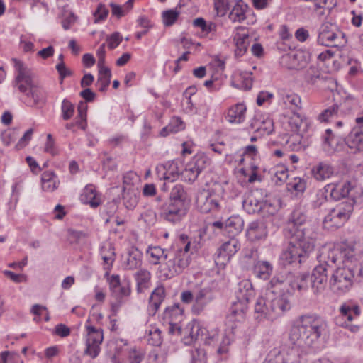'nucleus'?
I'll list each match as a JSON object with an SVG mask.
<instances>
[{
	"label": "nucleus",
	"mask_w": 363,
	"mask_h": 363,
	"mask_svg": "<svg viewBox=\"0 0 363 363\" xmlns=\"http://www.w3.org/2000/svg\"><path fill=\"white\" fill-rule=\"evenodd\" d=\"M301 320V325H294L290 330L289 339L292 346L272 349L263 363H301L302 343L308 347H317L318 340L326 333V321L317 315H302Z\"/></svg>",
	"instance_id": "1"
},
{
	"label": "nucleus",
	"mask_w": 363,
	"mask_h": 363,
	"mask_svg": "<svg viewBox=\"0 0 363 363\" xmlns=\"http://www.w3.org/2000/svg\"><path fill=\"white\" fill-rule=\"evenodd\" d=\"M307 218L306 211L301 206L296 207L288 217L284 230L292 240L280 255V262L284 267H301L314 251L315 239L311 230L304 226Z\"/></svg>",
	"instance_id": "2"
},
{
	"label": "nucleus",
	"mask_w": 363,
	"mask_h": 363,
	"mask_svg": "<svg viewBox=\"0 0 363 363\" xmlns=\"http://www.w3.org/2000/svg\"><path fill=\"white\" fill-rule=\"evenodd\" d=\"M191 207V198L186 189L180 184L170 190L168 200L157 207L162 219L171 224L179 223L187 215Z\"/></svg>",
	"instance_id": "3"
},
{
	"label": "nucleus",
	"mask_w": 363,
	"mask_h": 363,
	"mask_svg": "<svg viewBox=\"0 0 363 363\" xmlns=\"http://www.w3.org/2000/svg\"><path fill=\"white\" fill-rule=\"evenodd\" d=\"M17 74L14 84L19 91L24 94V103L30 107L43 105L45 103V92L43 87L36 80L33 71L22 62L15 60Z\"/></svg>",
	"instance_id": "4"
},
{
	"label": "nucleus",
	"mask_w": 363,
	"mask_h": 363,
	"mask_svg": "<svg viewBox=\"0 0 363 363\" xmlns=\"http://www.w3.org/2000/svg\"><path fill=\"white\" fill-rule=\"evenodd\" d=\"M283 277L274 276L267 285V294L271 301L272 320L282 315L291 308V294Z\"/></svg>",
	"instance_id": "5"
},
{
	"label": "nucleus",
	"mask_w": 363,
	"mask_h": 363,
	"mask_svg": "<svg viewBox=\"0 0 363 363\" xmlns=\"http://www.w3.org/2000/svg\"><path fill=\"white\" fill-rule=\"evenodd\" d=\"M285 281L287 286H289L292 290L306 291L311 286L315 294H320L325 290L328 282L325 264L316 266L311 274L306 272L298 273L289 280Z\"/></svg>",
	"instance_id": "6"
},
{
	"label": "nucleus",
	"mask_w": 363,
	"mask_h": 363,
	"mask_svg": "<svg viewBox=\"0 0 363 363\" xmlns=\"http://www.w3.org/2000/svg\"><path fill=\"white\" fill-rule=\"evenodd\" d=\"M360 277V267L345 264L333 272L329 281L330 287L337 294H345L352 289L354 281L362 282Z\"/></svg>",
	"instance_id": "7"
},
{
	"label": "nucleus",
	"mask_w": 363,
	"mask_h": 363,
	"mask_svg": "<svg viewBox=\"0 0 363 363\" xmlns=\"http://www.w3.org/2000/svg\"><path fill=\"white\" fill-rule=\"evenodd\" d=\"M355 201L352 198H347L345 201L337 204L325 217L323 224L328 228L342 227L350 218Z\"/></svg>",
	"instance_id": "8"
},
{
	"label": "nucleus",
	"mask_w": 363,
	"mask_h": 363,
	"mask_svg": "<svg viewBox=\"0 0 363 363\" xmlns=\"http://www.w3.org/2000/svg\"><path fill=\"white\" fill-rule=\"evenodd\" d=\"M191 262V258L189 254L176 250L173 258H170L165 264L160 267V272L163 273L165 279H170L182 273Z\"/></svg>",
	"instance_id": "9"
},
{
	"label": "nucleus",
	"mask_w": 363,
	"mask_h": 363,
	"mask_svg": "<svg viewBox=\"0 0 363 363\" xmlns=\"http://www.w3.org/2000/svg\"><path fill=\"white\" fill-rule=\"evenodd\" d=\"M355 122L354 127L347 128L345 132H338L337 134L350 149L363 151V117L356 118Z\"/></svg>",
	"instance_id": "10"
},
{
	"label": "nucleus",
	"mask_w": 363,
	"mask_h": 363,
	"mask_svg": "<svg viewBox=\"0 0 363 363\" xmlns=\"http://www.w3.org/2000/svg\"><path fill=\"white\" fill-rule=\"evenodd\" d=\"M339 35L345 38V34L339 31L336 24L324 22L318 30V43L326 47H337L340 43L337 41Z\"/></svg>",
	"instance_id": "11"
},
{
	"label": "nucleus",
	"mask_w": 363,
	"mask_h": 363,
	"mask_svg": "<svg viewBox=\"0 0 363 363\" xmlns=\"http://www.w3.org/2000/svg\"><path fill=\"white\" fill-rule=\"evenodd\" d=\"M240 248V244L237 239L230 238L228 241L225 242L215 254L216 264H225Z\"/></svg>",
	"instance_id": "12"
},
{
	"label": "nucleus",
	"mask_w": 363,
	"mask_h": 363,
	"mask_svg": "<svg viewBox=\"0 0 363 363\" xmlns=\"http://www.w3.org/2000/svg\"><path fill=\"white\" fill-rule=\"evenodd\" d=\"M196 204L202 213L218 211L220 205L216 195L211 194L208 191L203 190L197 194Z\"/></svg>",
	"instance_id": "13"
},
{
	"label": "nucleus",
	"mask_w": 363,
	"mask_h": 363,
	"mask_svg": "<svg viewBox=\"0 0 363 363\" xmlns=\"http://www.w3.org/2000/svg\"><path fill=\"white\" fill-rule=\"evenodd\" d=\"M281 63L289 69H302L308 63V57L303 52L287 53L281 57Z\"/></svg>",
	"instance_id": "14"
},
{
	"label": "nucleus",
	"mask_w": 363,
	"mask_h": 363,
	"mask_svg": "<svg viewBox=\"0 0 363 363\" xmlns=\"http://www.w3.org/2000/svg\"><path fill=\"white\" fill-rule=\"evenodd\" d=\"M267 234V226L262 220L252 221L246 229V237L250 242L265 240Z\"/></svg>",
	"instance_id": "15"
},
{
	"label": "nucleus",
	"mask_w": 363,
	"mask_h": 363,
	"mask_svg": "<svg viewBox=\"0 0 363 363\" xmlns=\"http://www.w3.org/2000/svg\"><path fill=\"white\" fill-rule=\"evenodd\" d=\"M157 176L160 179L173 182L181 174L177 162L172 160L168 161L164 164L159 165L156 167Z\"/></svg>",
	"instance_id": "16"
},
{
	"label": "nucleus",
	"mask_w": 363,
	"mask_h": 363,
	"mask_svg": "<svg viewBox=\"0 0 363 363\" xmlns=\"http://www.w3.org/2000/svg\"><path fill=\"white\" fill-rule=\"evenodd\" d=\"M271 301L269 295L265 292L264 296H259L255 304V317L257 320L263 319L272 320Z\"/></svg>",
	"instance_id": "17"
},
{
	"label": "nucleus",
	"mask_w": 363,
	"mask_h": 363,
	"mask_svg": "<svg viewBox=\"0 0 363 363\" xmlns=\"http://www.w3.org/2000/svg\"><path fill=\"white\" fill-rule=\"evenodd\" d=\"M213 299V295L210 288L199 289L194 296L193 311L196 313H201Z\"/></svg>",
	"instance_id": "18"
},
{
	"label": "nucleus",
	"mask_w": 363,
	"mask_h": 363,
	"mask_svg": "<svg viewBox=\"0 0 363 363\" xmlns=\"http://www.w3.org/2000/svg\"><path fill=\"white\" fill-rule=\"evenodd\" d=\"M351 189L352 186L350 182H347L342 185L333 183L326 185V191H329L330 198L334 201L347 197Z\"/></svg>",
	"instance_id": "19"
},
{
	"label": "nucleus",
	"mask_w": 363,
	"mask_h": 363,
	"mask_svg": "<svg viewBox=\"0 0 363 363\" xmlns=\"http://www.w3.org/2000/svg\"><path fill=\"white\" fill-rule=\"evenodd\" d=\"M235 295L239 301L249 303L254 298L255 291L250 279H243L238 283Z\"/></svg>",
	"instance_id": "20"
},
{
	"label": "nucleus",
	"mask_w": 363,
	"mask_h": 363,
	"mask_svg": "<svg viewBox=\"0 0 363 363\" xmlns=\"http://www.w3.org/2000/svg\"><path fill=\"white\" fill-rule=\"evenodd\" d=\"M244 220L240 216H232L225 220V234L235 238L243 229Z\"/></svg>",
	"instance_id": "21"
},
{
	"label": "nucleus",
	"mask_w": 363,
	"mask_h": 363,
	"mask_svg": "<svg viewBox=\"0 0 363 363\" xmlns=\"http://www.w3.org/2000/svg\"><path fill=\"white\" fill-rule=\"evenodd\" d=\"M340 312L343 318L351 322L360 315L361 310L357 303L347 301L341 305Z\"/></svg>",
	"instance_id": "22"
},
{
	"label": "nucleus",
	"mask_w": 363,
	"mask_h": 363,
	"mask_svg": "<svg viewBox=\"0 0 363 363\" xmlns=\"http://www.w3.org/2000/svg\"><path fill=\"white\" fill-rule=\"evenodd\" d=\"M337 249L342 262L352 263L358 259L354 243L343 242Z\"/></svg>",
	"instance_id": "23"
},
{
	"label": "nucleus",
	"mask_w": 363,
	"mask_h": 363,
	"mask_svg": "<svg viewBox=\"0 0 363 363\" xmlns=\"http://www.w3.org/2000/svg\"><path fill=\"white\" fill-rule=\"evenodd\" d=\"M87 104L84 101H80L77 106V116L76 117L75 123H67L65 128L68 130L72 129L75 125H78L79 128L85 130L87 127L86 113H87Z\"/></svg>",
	"instance_id": "24"
},
{
	"label": "nucleus",
	"mask_w": 363,
	"mask_h": 363,
	"mask_svg": "<svg viewBox=\"0 0 363 363\" xmlns=\"http://www.w3.org/2000/svg\"><path fill=\"white\" fill-rule=\"evenodd\" d=\"M80 200L83 203L89 204L93 208H97L101 203L96 189L92 185L86 186L80 195Z\"/></svg>",
	"instance_id": "25"
},
{
	"label": "nucleus",
	"mask_w": 363,
	"mask_h": 363,
	"mask_svg": "<svg viewBox=\"0 0 363 363\" xmlns=\"http://www.w3.org/2000/svg\"><path fill=\"white\" fill-rule=\"evenodd\" d=\"M246 109L243 104H237L228 109L225 118L230 123H241L245 120Z\"/></svg>",
	"instance_id": "26"
},
{
	"label": "nucleus",
	"mask_w": 363,
	"mask_h": 363,
	"mask_svg": "<svg viewBox=\"0 0 363 363\" xmlns=\"http://www.w3.org/2000/svg\"><path fill=\"white\" fill-rule=\"evenodd\" d=\"M165 298V289L163 286L157 287L149 298V311L155 315Z\"/></svg>",
	"instance_id": "27"
},
{
	"label": "nucleus",
	"mask_w": 363,
	"mask_h": 363,
	"mask_svg": "<svg viewBox=\"0 0 363 363\" xmlns=\"http://www.w3.org/2000/svg\"><path fill=\"white\" fill-rule=\"evenodd\" d=\"M312 174L318 181L329 179L334 174V168L326 162H320L312 169Z\"/></svg>",
	"instance_id": "28"
},
{
	"label": "nucleus",
	"mask_w": 363,
	"mask_h": 363,
	"mask_svg": "<svg viewBox=\"0 0 363 363\" xmlns=\"http://www.w3.org/2000/svg\"><path fill=\"white\" fill-rule=\"evenodd\" d=\"M273 272V266L268 261L258 260L253 264V273L259 279H268Z\"/></svg>",
	"instance_id": "29"
},
{
	"label": "nucleus",
	"mask_w": 363,
	"mask_h": 363,
	"mask_svg": "<svg viewBox=\"0 0 363 363\" xmlns=\"http://www.w3.org/2000/svg\"><path fill=\"white\" fill-rule=\"evenodd\" d=\"M140 199V191L137 188L130 187L123 189V201L126 208L133 209Z\"/></svg>",
	"instance_id": "30"
},
{
	"label": "nucleus",
	"mask_w": 363,
	"mask_h": 363,
	"mask_svg": "<svg viewBox=\"0 0 363 363\" xmlns=\"http://www.w3.org/2000/svg\"><path fill=\"white\" fill-rule=\"evenodd\" d=\"M164 319L169 322L182 323L184 319V310L180 308L179 303H174L167 307L164 311Z\"/></svg>",
	"instance_id": "31"
},
{
	"label": "nucleus",
	"mask_w": 363,
	"mask_h": 363,
	"mask_svg": "<svg viewBox=\"0 0 363 363\" xmlns=\"http://www.w3.org/2000/svg\"><path fill=\"white\" fill-rule=\"evenodd\" d=\"M143 253L137 247H132L128 251L126 261V269L133 270L142 265Z\"/></svg>",
	"instance_id": "32"
},
{
	"label": "nucleus",
	"mask_w": 363,
	"mask_h": 363,
	"mask_svg": "<svg viewBox=\"0 0 363 363\" xmlns=\"http://www.w3.org/2000/svg\"><path fill=\"white\" fill-rule=\"evenodd\" d=\"M235 41L236 49L235 55L236 57H242L245 54L250 45L248 33H236L233 38Z\"/></svg>",
	"instance_id": "33"
},
{
	"label": "nucleus",
	"mask_w": 363,
	"mask_h": 363,
	"mask_svg": "<svg viewBox=\"0 0 363 363\" xmlns=\"http://www.w3.org/2000/svg\"><path fill=\"white\" fill-rule=\"evenodd\" d=\"M247 9L248 6L240 0L235 4L228 17L233 22H242L246 18L245 13Z\"/></svg>",
	"instance_id": "34"
},
{
	"label": "nucleus",
	"mask_w": 363,
	"mask_h": 363,
	"mask_svg": "<svg viewBox=\"0 0 363 363\" xmlns=\"http://www.w3.org/2000/svg\"><path fill=\"white\" fill-rule=\"evenodd\" d=\"M57 175L52 171H45L42 174V189L45 191H53L57 188Z\"/></svg>",
	"instance_id": "35"
},
{
	"label": "nucleus",
	"mask_w": 363,
	"mask_h": 363,
	"mask_svg": "<svg viewBox=\"0 0 363 363\" xmlns=\"http://www.w3.org/2000/svg\"><path fill=\"white\" fill-rule=\"evenodd\" d=\"M146 252L150 256V262L152 264H157L161 259H167L169 257V254L167 252V250L161 248L160 246H150L147 249Z\"/></svg>",
	"instance_id": "36"
},
{
	"label": "nucleus",
	"mask_w": 363,
	"mask_h": 363,
	"mask_svg": "<svg viewBox=\"0 0 363 363\" xmlns=\"http://www.w3.org/2000/svg\"><path fill=\"white\" fill-rule=\"evenodd\" d=\"M135 277L137 282V292L142 293L144 289L148 288L151 274L149 271L142 269L135 273Z\"/></svg>",
	"instance_id": "37"
},
{
	"label": "nucleus",
	"mask_w": 363,
	"mask_h": 363,
	"mask_svg": "<svg viewBox=\"0 0 363 363\" xmlns=\"http://www.w3.org/2000/svg\"><path fill=\"white\" fill-rule=\"evenodd\" d=\"M186 330H189V335L191 340H199V338L202 341V338H204L208 335V330L201 326L197 321H192L189 323L186 326Z\"/></svg>",
	"instance_id": "38"
},
{
	"label": "nucleus",
	"mask_w": 363,
	"mask_h": 363,
	"mask_svg": "<svg viewBox=\"0 0 363 363\" xmlns=\"http://www.w3.org/2000/svg\"><path fill=\"white\" fill-rule=\"evenodd\" d=\"M87 337L86 342L100 345L104 339L103 330L96 329L92 325H86Z\"/></svg>",
	"instance_id": "39"
},
{
	"label": "nucleus",
	"mask_w": 363,
	"mask_h": 363,
	"mask_svg": "<svg viewBox=\"0 0 363 363\" xmlns=\"http://www.w3.org/2000/svg\"><path fill=\"white\" fill-rule=\"evenodd\" d=\"M262 200H259L254 196H249L243 201V208L248 213L260 214L262 209Z\"/></svg>",
	"instance_id": "40"
},
{
	"label": "nucleus",
	"mask_w": 363,
	"mask_h": 363,
	"mask_svg": "<svg viewBox=\"0 0 363 363\" xmlns=\"http://www.w3.org/2000/svg\"><path fill=\"white\" fill-rule=\"evenodd\" d=\"M320 259V264H325L326 272L328 271L327 267L330 266V263L335 264L337 262L340 263L342 262L337 248L328 251L326 255L324 254L321 255ZM326 274L328 275L327 273Z\"/></svg>",
	"instance_id": "41"
},
{
	"label": "nucleus",
	"mask_w": 363,
	"mask_h": 363,
	"mask_svg": "<svg viewBox=\"0 0 363 363\" xmlns=\"http://www.w3.org/2000/svg\"><path fill=\"white\" fill-rule=\"evenodd\" d=\"M358 108V101L352 96H347L343 101L338 105V111L343 114H349Z\"/></svg>",
	"instance_id": "42"
},
{
	"label": "nucleus",
	"mask_w": 363,
	"mask_h": 363,
	"mask_svg": "<svg viewBox=\"0 0 363 363\" xmlns=\"http://www.w3.org/2000/svg\"><path fill=\"white\" fill-rule=\"evenodd\" d=\"M262 209L260 211V216L262 217H268L274 215L278 211V206L275 203V201L271 199L262 200Z\"/></svg>",
	"instance_id": "43"
},
{
	"label": "nucleus",
	"mask_w": 363,
	"mask_h": 363,
	"mask_svg": "<svg viewBox=\"0 0 363 363\" xmlns=\"http://www.w3.org/2000/svg\"><path fill=\"white\" fill-rule=\"evenodd\" d=\"M183 129H184V125L182 118L179 117H174L172 118L171 123L169 125L162 128L160 134L162 136H166L167 135V131L178 132Z\"/></svg>",
	"instance_id": "44"
},
{
	"label": "nucleus",
	"mask_w": 363,
	"mask_h": 363,
	"mask_svg": "<svg viewBox=\"0 0 363 363\" xmlns=\"http://www.w3.org/2000/svg\"><path fill=\"white\" fill-rule=\"evenodd\" d=\"M286 186L289 191H295L297 194H303L306 189V182L303 179L296 177L293 181L287 183Z\"/></svg>",
	"instance_id": "45"
},
{
	"label": "nucleus",
	"mask_w": 363,
	"mask_h": 363,
	"mask_svg": "<svg viewBox=\"0 0 363 363\" xmlns=\"http://www.w3.org/2000/svg\"><path fill=\"white\" fill-rule=\"evenodd\" d=\"M130 285L129 282H127L126 284H123V285L117 288L116 290L113 291L111 292V295L116 300L125 301L124 298L128 297L130 295Z\"/></svg>",
	"instance_id": "46"
},
{
	"label": "nucleus",
	"mask_w": 363,
	"mask_h": 363,
	"mask_svg": "<svg viewBox=\"0 0 363 363\" xmlns=\"http://www.w3.org/2000/svg\"><path fill=\"white\" fill-rule=\"evenodd\" d=\"M208 162V158L203 155H197L194 157L193 160L189 162L192 164L193 169L199 175L206 168Z\"/></svg>",
	"instance_id": "47"
},
{
	"label": "nucleus",
	"mask_w": 363,
	"mask_h": 363,
	"mask_svg": "<svg viewBox=\"0 0 363 363\" xmlns=\"http://www.w3.org/2000/svg\"><path fill=\"white\" fill-rule=\"evenodd\" d=\"M148 335L147 342L152 346H160L162 342L161 331L157 328H152L147 331Z\"/></svg>",
	"instance_id": "48"
},
{
	"label": "nucleus",
	"mask_w": 363,
	"mask_h": 363,
	"mask_svg": "<svg viewBox=\"0 0 363 363\" xmlns=\"http://www.w3.org/2000/svg\"><path fill=\"white\" fill-rule=\"evenodd\" d=\"M333 139L334 135H333L332 130L330 129H327L325 130V135L323 136V147L328 154H331L335 150V148L333 145Z\"/></svg>",
	"instance_id": "49"
},
{
	"label": "nucleus",
	"mask_w": 363,
	"mask_h": 363,
	"mask_svg": "<svg viewBox=\"0 0 363 363\" xmlns=\"http://www.w3.org/2000/svg\"><path fill=\"white\" fill-rule=\"evenodd\" d=\"M179 12L174 10V9H169L167 10L162 12V20L163 23L166 26H172L176 21L177 20Z\"/></svg>",
	"instance_id": "50"
},
{
	"label": "nucleus",
	"mask_w": 363,
	"mask_h": 363,
	"mask_svg": "<svg viewBox=\"0 0 363 363\" xmlns=\"http://www.w3.org/2000/svg\"><path fill=\"white\" fill-rule=\"evenodd\" d=\"M62 116L64 120L70 119L74 112V106L68 99H65L62 102Z\"/></svg>",
	"instance_id": "51"
},
{
	"label": "nucleus",
	"mask_w": 363,
	"mask_h": 363,
	"mask_svg": "<svg viewBox=\"0 0 363 363\" xmlns=\"http://www.w3.org/2000/svg\"><path fill=\"white\" fill-rule=\"evenodd\" d=\"M181 175L185 181L191 184L194 182L199 177V174L193 169L192 164L190 163L186 164L185 169L181 172Z\"/></svg>",
	"instance_id": "52"
},
{
	"label": "nucleus",
	"mask_w": 363,
	"mask_h": 363,
	"mask_svg": "<svg viewBox=\"0 0 363 363\" xmlns=\"http://www.w3.org/2000/svg\"><path fill=\"white\" fill-rule=\"evenodd\" d=\"M247 304L248 302L239 301L238 300L237 302L233 303L232 307L230 308L231 313L235 316L239 315L240 318H243L244 314L247 309Z\"/></svg>",
	"instance_id": "53"
},
{
	"label": "nucleus",
	"mask_w": 363,
	"mask_h": 363,
	"mask_svg": "<svg viewBox=\"0 0 363 363\" xmlns=\"http://www.w3.org/2000/svg\"><path fill=\"white\" fill-rule=\"evenodd\" d=\"M274 130V122L273 120L267 118L263 120L259 125L256 128V132H260L262 134L269 135Z\"/></svg>",
	"instance_id": "54"
},
{
	"label": "nucleus",
	"mask_w": 363,
	"mask_h": 363,
	"mask_svg": "<svg viewBox=\"0 0 363 363\" xmlns=\"http://www.w3.org/2000/svg\"><path fill=\"white\" fill-rule=\"evenodd\" d=\"M18 130L13 128V129H9L3 133H1V139L3 140V143L6 145H9L12 143H13L18 135Z\"/></svg>",
	"instance_id": "55"
},
{
	"label": "nucleus",
	"mask_w": 363,
	"mask_h": 363,
	"mask_svg": "<svg viewBox=\"0 0 363 363\" xmlns=\"http://www.w3.org/2000/svg\"><path fill=\"white\" fill-rule=\"evenodd\" d=\"M284 103L286 105L292 106L294 108H300L301 98L294 93L286 94L283 96Z\"/></svg>",
	"instance_id": "56"
},
{
	"label": "nucleus",
	"mask_w": 363,
	"mask_h": 363,
	"mask_svg": "<svg viewBox=\"0 0 363 363\" xmlns=\"http://www.w3.org/2000/svg\"><path fill=\"white\" fill-rule=\"evenodd\" d=\"M329 191H326V186L325 187L320 190L317 194H316V200H315L313 203V206L314 208H319L320 207L323 203H325L328 198Z\"/></svg>",
	"instance_id": "57"
},
{
	"label": "nucleus",
	"mask_w": 363,
	"mask_h": 363,
	"mask_svg": "<svg viewBox=\"0 0 363 363\" xmlns=\"http://www.w3.org/2000/svg\"><path fill=\"white\" fill-rule=\"evenodd\" d=\"M106 40L108 43V48L110 50H113L120 45L122 37L118 32H114L111 35H108Z\"/></svg>",
	"instance_id": "58"
},
{
	"label": "nucleus",
	"mask_w": 363,
	"mask_h": 363,
	"mask_svg": "<svg viewBox=\"0 0 363 363\" xmlns=\"http://www.w3.org/2000/svg\"><path fill=\"white\" fill-rule=\"evenodd\" d=\"M338 111V105L334 104L332 106L324 110L318 116L322 122H327L330 117L336 115Z\"/></svg>",
	"instance_id": "59"
},
{
	"label": "nucleus",
	"mask_w": 363,
	"mask_h": 363,
	"mask_svg": "<svg viewBox=\"0 0 363 363\" xmlns=\"http://www.w3.org/2000/svg\"><path fill=\"white\" fill-rule=\"evenodd\" d=\"M45 152L51 154L52 156L59 154V150L55 146V140L51 134L47 135V141L45 146Z\"/></svg>",
	"instance_id": "60"
},
{
	"label": "nucleus",
	"mask_w": 363,
	"mask_h": 363,
	"mask_svg": "<svg viewBox=\"0 0 363 363\" xmlns=\"http://www.w3.org/2000/svg\"><path fill=\"white\" fill-rule=\"evenodd\" d=\"M214 7L218 15L223 16L230 9L229 1L215 0Z\"/></svg>",
	"instance_id": "61"
},
{
	"label": "nucleus",
	"mask_w": 363,
	"mask_h": 363,
	"mask_svg": "<svg viewBox=\"0 0 363 363\" xmlns=\"http://www.w3.org/2000/svg\"><path fill=\"white\" fill-rule=\"evenodd\" d=\"M31 7L34 11L43 16L47 15L49 11L48 4L40 0H33Z\"/></svg>",
	"instance_id": "62"
},
{
	"label": "nucleus",
	"mask_w": 363,
	"mask_h": 363,
	"mask_svg": "<svg viewBox=\"0 0 363 363\" xmlns=\"http://www.w3.org/2000/svg\"><path fill=\"white\" fill-rule=\"evenodd\" d=\"M108 14V10L106 8L105 5L99 4L94 13V16L95 17L94 22L98 23L101 21L105 20Z\"/></svg>",
	"instance_id": "63"
},
{
	"label": "nucleus",
	"mask_w": 363,
	"mask_h": 363,
	"mask_svg": "<svg viewBox=\"0 0 363 363\" xmlns=\"http://www.w3.org/2000/svg\"><path fill=\"white\" fill-rule=\"evenodd\" d=\"M191 363H206V351L203 349H196L191 353Z\"/></svg>",
	"instance_id": "64"
}]
</instances>
